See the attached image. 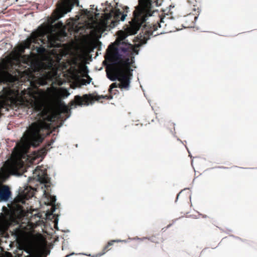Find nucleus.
<instances>
[{
	"label": "nucleus",
	"mask_w": 257,
	"mask_h": 257,
	"mask_svg": "<svg viewBox=\"0 0 257 257\" xmlns=\"http://www.w3.org/2000/svg\"><path fill=\"white\" fill-rule=\"evenodd\" d=\"M65 97H0V113L5 109L9 110V101L19 100L25 103L27 107L32 108L36 111H39L37 115L38 119L32 123L26 131L20 143L18 144L21 151L27 152L31 147L38 146L45 138L51 133V124L56 120L62 118L65 114L66 118L70 115V109L77 105L82 106L92 104L95 102H101L102 99H111L113 97H74L70 103V108L64 102L62 98Z\"/></svg>",
	"instance_id": "nucleus-1"
},
{
	"label": "nucleus",
	"mask_w": 257,
	"mask_h": 257,
	"mask_svg": "<svg viewBox=\"0 0 257 257\" xmlns=\"http://www.w3.org/2000/svg\"><path fill=\"white\" fill-rule=\"evenodd\" d=\"M139 54V50L135 49L133 53V58L131 60L127 58L124 63H121L118 68L119 71L122 73L121 79L124 84H123L120 90L122 91L123 89L128 90L130 86L131 80L133 77V69L130 67V65L135 62V56Z\"/></svg>",
	"instance_id": "nucleus-2"
},
{
	"label": "nucleus",
	"mask_w": 257,
	"mask_h": 257,
	"mask_svg": "<svg viewBox=\"0 0 257 257\" xmlns=\"http://www.w3.org/2000/svg\"><path fill=\"white\" fill-rule=\"evenodd\" d=\"M75 6L82 7V6L80 5L79 0H65L61 4L58 8L57 16V20L59 23L63 24V22L59 20L65 17L68 13L71 12Z\"/></svg>",
	"instance_id": "nucleus-3"
},
{
	"label": "nucleus",
	"mask_w": 257,
	"mask_h": 257,
	"mask_svg": "<svg viewBox=\"0 0 257 257\" xmlns=\"http://www.w3.org/2000/svg\"><path fill=\"white\" fill-rule=\"evenodd\" d=\"M128 55V48L123 46L115 48L113 53L109 59L110 64L115 65L120 63L121 62L120 59L122 58L123 56H127Z\"/></svg>",
	"instance_id": "nucleus-4"
},
{
	"label": "nucleus",
	"mask_w": 257,
	"mask_h": 257,
	"mask_svg": "<svg viewBox=\"0 0 257 257\" xmlns=\"http://www.w3.org/2000/svg\"><path fill=\"white\" fill-rule=\"evenodd\" d=\"M22 163L20 160H13L7 161L5 163V167L6 172L10 174H15L18 172L21 167Z\"/></svg>",
	"instance_id": "nucleus-5"
},
{
	"label": "nucleus",
	"mask_w": 257,
	"mask_h": 257,
	"mask_svg": "<svg viewBox=\"0 0 257 257\" xmlns=\"http://www.w3.org/2000/svg\"><path fill=\"white\" fill-rule=\"evenodd\" d=\"M33 196V192L29 193L26 190L24 191L23 194H20L17 196L14 199V202L17 205V207L20 209H22L23 207L20 204H25L26 200H28L29 198Z\"/></svg>",
	"instance_id": "nucleus-6"
},
{
	"label": "nucleus",
	"mask_w": 257,
	"mask_h": 257,
	"mask_svg": "<svg viewBox=\"0 0 257 257\" xmlns=\"http://www.w3.org/2000/svg\"><path fill=\"white\" fill-rule=\"evenodd\" d=\"M11 195L10 188L3 185L0 188V201H7Z\"/></svg>",
	"instance_id": "nucleus-7"
},
{
	"label": "nucleus",
	"mask_w": 257,
	"mask_h": 257,
	"mask_svg": "<svg viewBox=\"0 0 257 257\" xmlns=\"http://www.w3.org/2000/svg\"><path fill=\"white\" fill-rule=\"evenodd\" d=\"M141 25L139 23H132L126 26V32L128 35H135L140 29Z\"/></svg>",
	"instance_id": "nucleus-8"
},
{
	"label": "nucleus",
	"mask_w": 257,
	"mask_h": 257,
	"mask_svg": "<svg viewBox=\"0 0 257 257\" xmlns=\"http://www.w3.org/2000/svg\"><path fill=\"white\" fill-rule=\"evenodd\" d=\"M124 241V240H121L119 239H116V240H111L109 241L107 244L104 247L102 252L99 254V256H101L104 253H105L108 250L110 249V248L109 247L113 244V243L114 242H122Z\"/></svg>",
	"instance_id": "nucleus-9"
},
{
	"label": "nucleus",
	"mask_w": 257,
	"mask_h": 257,
	"mask_svg": "<svg viewBox=\"0 0 257 257\" xmlns=\"http://www.w3.org/2000/svg\"><path fill=\"white\" fill-rule=\"evenodd\" d=\"M116 83H112L110 85V94L109 96H113V95H117L119 93V91L116 88ZM96 96H109L107 95H97Z\"/></svg>",
	"instance_id": "nucleus-10"
},
{
	"label": "nucleus",
	"mask_w": 257,
	"mask_h": 257,
	"mask_svg": "<svg viewBox=\"0 0 257 257\" xmlns=\"http://www.w3.org/2000/svg\"><path fill=\"white\" fill-rule=\"evenodd\" d=\"M42 175H40V173L38 174V180L42 183H47L49 180L47 174L44 172H42Z\"/></svg>",
	"instance_id": "nucleus-11"
},
{
	"label": "nucleus",
	"mask_w": 257,
	"mask_h": 257,
	"mask_svg": "<svg viewBox=\"0 0 257 257\" xmlns=\"http://www.w3.org/2000/svg\"><path fill=\"white\" fill-rule=\"evenodd\" d=\"M36 53L39 54L45 53L46 51V46L44 45H40L38 46L35 47Z\"/></svg>",
	"instance_id": "nucleus-12"
},
{
	"label": "nucleus",
	"mask_w": 257,
	"mask_h": 257,
	"mask_svg": "<svg viewBox=\"0 0 257 257\" xmlns=\"http://www.w3.org/2000/svg\"><path fill=\"white\" fill-rule=\"evenodd\" d=\"M165 126L171 132L175 130V124L170 121L166 122Z\"/></svg>",
	"instance_id": "nucleus-13"
},
{
	"label": "nucleus",
	"mask_w": 257,
	"mask_h": 257,
	"mask_svg": "<svg viewBox=\"0 0 257 257\" xmlns=\"http://www.w3.org/2000/svg\"><path fill=\"white\" fill-rule=\"evenodd\" d=\"M56 201V197L54 196H50V202L49 205L52 206V211H54L55 210V203Z\"/></svg>",
	"instance_id": "nucleus-14"
},
{
	"label": "nucleus",
	"mask_w": 257,
	"mask_h": 257,
	"mask_svg": "<svg viewBox=\"0 0 257 257\" xmlns=\"http://www.w3.org/2000/svg\"><path fill=\"white\" fill-rule=\"evenodd\" d=\"M106 76L108 79H109L111 81L114 82L116 81L118 78V76L115 74H111L110 75L109 73H106Z\"/></svg>",
	"instance_id": "nucleus-15"
},
{
	"label": "nucleus",
	"mask_w": 257,
	"mask_h": 257,
	"mask_svg": "<svg viewBox=\"0 0 257 257\" xmlns=\"http://www.w3.org/2000/svg\"><path fill=\"white\" fill-rule=\"evenodd\" d=\"M159 26L158 27H159V28H161L162 26H161V24H159ZM158 27L155 29V30L154 31L152 32V35H154V36H156L157 35H161V34H165V33H170V32H172V31H168L167 32H164V31H163V32H160V33L159 34H154L155 31H156L157 29H158Z\"/></svg>",
	"instance_id": "nucleus-16"
},
{
	"label": "nucleus",
	"mask_w": 257,
	"mask_h": 257,
	"mask_svg": "<svg viewBox=\"0 0 257 257\" xmlns=\"http://www.w3.org/2000/svg\"><path fill=\"white\" fill-rule=\"evenodd\" d=\"M174 19V17L173 16H171L170 17H167L166 16H165L162 20V22L161 23H165V22H167V20H169L170 19L171 20H173Z\"/></svg>",
	"instance_id": "nucleus-17"
},
{
	"label": "nucleus",
	"mask_w": 257,
	"mask_h": 257,
	"mask_svg": "<svg viewBox=\"0 0 257 257\" xmlns=\"http://www.w3.org/2000/svg\"><path fill=\"white\" fill-rule=\"evenodd\" d=\"M53 143V142H49L48 143V144L45 146V147H44L42 150V151H44L43 153H47V151H48V148L49 147L51 144Z\"/></svg>",
	"instance_id": "nucleus-18"
},
{
	"label": "nucleus",
	"mask_w": 257,
	"mask_h": 257,
	"mask_svg": "<svg viewBox=\"0 0 257 257\" xmlns=\"http://www.w3.org/2000/svg\"><path fill=\"white\" fill-rule=\"evenodd\" d=\"M150 5L151 7H153L154 5H156L157 7L158 6V4L156 2H153L152 0H150L148 3V5Z\"/></svg>",
	"instance_id": "nucleus-19"
},
{
	"label": "nucleus",
	"mask_w": 257,
	"mask_h": 257,
	"mask_svg": "<svg viewBox=\"0 0 257 257\" xmlns=\"http://www.w3.org/2000/svg\"><path fill=\"white\" fill-rule=\"evenodd\" d=\"M148 239L152 241L155 242H158V240L155 238V237H154L153 236H151L149 238H148Z\"/></svg>",
	"instance_id": "nucleus-20"
},
{
	"label": "nucleus",
	"mask_w": 257,
	"mask_h": 257,
	"mask_svg": "<svg viewBox=\"0 0 257 257\" xmlns=\"http://www.w3.org/2000/svg\"><path fill=\"white\" fill-rule=\"evenodd\" d=\"M126 17H127V14L123 13L121 16L120 21L122 22L124 21Z\"/></svg>",
	"instance_id": "nucleus-21"
},
{
	"label": "nucleus",
	"mask_w": 257,
	"mask_h": 257,
	"mask_svg": "<svg viewBox=\"0 0 257 257\" xmlns=\"http://www.w3.org/2000/svg\"><path fill=\"white\" fill-rule=\"evenodd\" d=\"M70 95V93H68L66 95H62L61 96H67L68 97ZM29 96H34V95H29ZM39 96H46V95H39ZM49 96H56V95H49Z\"/></svg>",
	"instance_id": "nucleus-22"
},
{
	"label": "nucleus",
	"mask_w": 257,
	"mask_h": 257,
	"mask_svg": "<svg viewBox=\"0 0 257 257\" xmlns=\"http://www.w3.org/2000/svg\"><path fill=\"white\" fill-rule=\"evenodd\" d=\"M85 69H86V73L87 74V75L88 76V77L90 78V80H92V78H90V77L88 75V73L89 72V68H88V67L87 66V65H85Z\"/></svg>",
	"instance_id": "nucleus-23"
},
{
	"label": "nucleus",
	"mask_w": 257,
	"mask_h": 257,
	"mask_svg": "<svg viewBox=\"0 0 257 257\" xmlns=\"http://www.w3.org/2000/svg\"><path fill=\"white\" fill-rule=\"evenodd\" d=\"M182 196V192H180L177 196L176 201H177L179 198H181Z\"/></svg>",
	"instance_id": "nucleus-24"
},
{
	"label": "nucleus",
	"mask_w": 257,
	"mask_h": 257,
	"mask_svg": "<svg viewBox=\"0 0 257 257\" xmlns=\"http://www.w3.org/2000/svg\"><path fill=\"white\" fill-rule=\"evenodd\" d=\"M198 11L199 10V9H198ZM200 11L199 12L198 11V12L199 13H200ZM199 14H198L197 15V16H195V17H194V22H193V23H194V24H195V23L196 22V21H197V19H198V16H199Z\"/></svg>",
	"instance_id": "nucleus-25"
},
{
	"label": "nucleus",
	"mask_w": 257,
	"mask_h": 257,
	"mask_svg": "<svg viewBox=\"0 0 257 257\" xmlns=\"http://www.w3.org/2000/svg\"><path fill=\"white\" fill-rule=\"evenodd\" d=\"M74 96H81L79 94H77V95H75ZM82 96L86 97V96H93L91 94H90L89 95L88 94H84Z\"/></svg>",
	"instance_id": "nucleus-26"
},
{
	"label": "nucleus",
	"mask_w": 257,
	"mask_h": 257,
	"mask_svg": "<svg viewBox=\"0 0 257 257\" xmlns=\"http://www.w3.org/2000/svg\"><path fill=\"white\" fill-rule=\"evenodd\" d=\"M39 171V170L36 169L35 170V172H34V174H37V172H38Z\"/></svg>",
	"instance_id": "nucleus-27"
},
{
	"label": "nucleus",
	"mask_w": 257,
	"mask_h": 257,
	"mask_svg": "<svg viewBox=\"0 0 257 257\" xmlns=\"http://www.w3.org/2000/svg\"><path fill=\"white\" fill-rule=\"evenodd\" d=\"M90 7H91V8H92V9H94V5H90Z\"/></svg>",
	"instance_id": "nucleus-28"
},
{
	"label": "nucleus",
	"mask_w": 257,
	"mask_h": 257,
	"mask_svg": "<svg viewBox=\"0 0 257 257\" xmlns=\"http://www.w3.org/2000/svg\"><path fill=\"white\" fill-rule=\"evenodd\" d=\"M141 46H142V45H141V44H138V47H141Z\"/></svg>",
	"instance_id": "nucleus-29"
},
{
	"label": "nucleus",
	"mask_w": 257,
	"mask_h": 257,
	"mask_svg": "<svg viewBox=\"0 0 257 257\" xmlns=\"http://www.w3.org/2000/svg\"><path fill=\"white\" fill-rule=\"evenodd\" d=\"M148 15H149V16H153V14H149H149H148Z\"/></svg>",
	"instance_id": "nucleus-30"
},
{
	"label": "nucleus",
	"mask_w": 257,
	"mask_h": 257,
	"mask_svg": "<svg viewBox=\"0 0 257 257\" xmlns=\"http://www.w3.org/2000/svg\"><path fill=\"white\" fill-rule=\"evenodd\" d=\"M0 96H8V95H3L0 94Z\"/></svg>",
	"instance_id": "nucleus-31"
},
{
	"label": "nucleus",
	"mask_w": 257,
	"mask_h": 257,
	"mask_svg": "<svg viewBox=\"0 0 257 257\" xmlns=\"http://www.w3.org/2000/svg\"><path fill=\"white\" fill-rule=\"evenodd\" d=\"M180 30H181V29H176V31H180Z\"/></svg>",
	"instance_id": "nucleus-32"
},
{
	"label": "nucleus",
	"mask_w": 257,
	"mask_h": 257,
	"mask_svg": "<svg viewBox=\"0 0 257 257\" xmlns=\"http://www.w3.org/2000/svg\"><path fill=\"white\" fill-rule=\"evenodd\" d=\"M182 27H183V28H186V27L184 26V25H182Z\"/></svg>",
	"instance_id": "nucleus-33"
},
{
	"label": "nucleus",
	"mask_w": 257,
	"mask_h": 257,
	"mask_svg": "<svg viewBox=\"0 0 257 257\" xmlns=\"http://www.w3.org/2000/svg\"><path fill=\"white\" fill-rule=\"evenodd\" d=\"M193 10H194V11H196V9H195V8H194V9H193Z\"/></svg>",
	"instance_id": "nucleus-34"
},
{
	"label": "nucleus",
	"mask_w": 257,
	"mask_h": 257,
	"mask_svg": "<svg viewBox=\"0 0 257 257\" xmlns=\"http://www.w3.org/2000/svg\"><path fill=\"white\" fill-rule=\"evenodd\" d=\"M188 199H190V196H189V197H188Z\"/></svg>",
	"instance_id": "nucleus-35"
},
{
	"label": "nucleus",
	"mask_w": 257,
	"mask_h": 257,
	"mask_svg": "<svg viewBox=\"0 0 257 257\" xmlns=\"http://www.w3.org/2000/svg\"><path fill=\"white\" fill-rule=\"evenodd\" d=\"M97 11H98L97 7H96Z\"/></svg>",
	"instance_id": "nucleus-36"
},
{
	"label": "nucleus",
	"mask_w": 257,
	"mask_h": 257,
	"mask_svg": "<svg viewBox=\"0 0 257 257\" xmlns=\"http://www.w3.org/2000/svg\"><path fill=\"white\" fill-rule=\"evenodd\" d=\"M68 255H66L65 257H68Z\"/></svg>",
	"instance_id": "nucleus-37"
}]
</instances>
